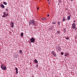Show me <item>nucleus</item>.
Instances as JSON below:
<instances>
[{
  "instance_id": "423d86ee",
  "label": "nucleus",
  "mask_w": 77,
  "mask_h": 77,
  "mask_svg": "<svg viewBox=\"0 0 77 77\" xmlns=\"http://www.w3.org/2000/svg\"><path fill=\"white\" fill-rule=\"evenodd\" d=\"M11 27H12V28H13V27H14V23L11 22Z\"/></svg>"
},
{
  "instance_id": "f03ea898",
  "label": "nucleus",
  "mask_w": 77,
  "mask_h": 77,
  "mask_svg": "<svg viewBox=\"0 0 77 77\" xmlns=\"http://www.w3.org/2000/svg\"><path fill=\"white\" fill-rule=\"evenodd\" d=\"M1 67L2 69L3 70H6V67H5V66L4 65H2L1 66Z\"/></svg>"
},
{
  "instance_id": "9b49d317",
  "label": "nucleus",
  "mask_w": 77,
  "mask_h": 77,
  "mask_svg": "<svg viewBox=\"0 0 77 77\" xmlns=\"http://www.w3.org/2000/svg\"><path fill=\"white\" fill-rule=\"evenodd\" d=\"M1 6L2 8H5V6L2 4L1 5Z\"/></svg>"
},
{
  "instance_id": "5701e85b",
  "label": "nucleus",
  "mask_w": 77,
  "mask_h": 77,
  "mask_svg": "<svg viewBox=\"0 0 77 77\" xmlns=\"http://www.w3.org/2000/svg\"><path fill=\"white\" fill-rule=\"evenodd\" d=\"M66 39H69V38H66Z\"/></svg>"
},
{
  "instance_id": "4be33fe9",
  "label": "nucleus",
  "mask_w": 77,
  "mask_h": 77,
  "mask_svg": "<svg viewBox=\"0 0 77 77\" xmlns=\"http://www.w3.org/2000/svg\"><path fill=\"white\" fill-rule=\"evenodd\" d=\"M61 54L62 55H63V52H61Z\"/></svg>"
},
{
  "instance_id": "0eeeda50",
  "label": "nucleus",
  "mask_w": 77,
  "mask_h": 77,
  "mask_svg": "<svg viewBox=\"0 0 77 77\" xmlns=\"http://www.w3.org/2000/svg\"><path fill=\"white\" fill-rule=\"evenodd\" d=\"M71 16H69L67 17V20H70V17Z\"/></svg>"
},
{
  "instance_id": "1a4fd4ad",
  "label": "nucleus",
  "mask_w": 77,
  "mask_h": 77,
  "mask_svg": "<svg viewBox=\"0 0 77 77\" xmlns=\"http://www.w3.org/2000/svg\"><path fill=\"white\" fill-rule=\"evenodd\" d=\"M15 70L16 71V73L17 74H18V69L17 68H15Z\"/></svg>"
},
{
  "instance_id": "2eb2a0df",
  "label": "nucleus",
  "mask_w": 77,
  "mask_h": 77,
  "mask_svg": "<svg viewBox=\"0 0 77 77\" xmlns=\"http://www.w3.org/2000/svg\"><path fill=\"white\" fill-rule=\"evenodd\" d=\"M42 21H45V18H42Z\"/></svg>"
},
{
  "instance_id": "39448f33",
  "label": "nucleus",
  "mask_w": 77,
  "mask_h": 77,
  "mask_svg": "<svg viewBox=\"0 0 77 77\" xmlns=\"http://www.w3.org/2000/svg\"><path fill=\"white\" fill-rule=\"evenodd\" d=\"M75 23H74L73 24H72V28L73 29H75Z\"/></svg>"
},
{
  "instance_id": "7ed1b4c3",
  "label": "nucleus",
  "mask_w": 77,
  "mask_h": 77,
  "mask_svg": "<svg viewBox=\"0 0 77 77\" xmlns=\"http://www.w3.org/2000/svg\"><path fill=\"white\" fill-rule=\"evenodd\" d=\"M35 38H32L30 39V42L33 43L34 42H35Z\"/></svg>"
},
{
  "instance_id": "412c9836",
  "label": "nucleus",
  "mask_w": 77,
  "mask_h": 77,
  "mask_svg": "<svg viewBox=\"0 0 77 77\" xmlns=\"http://www.w3.org/2000/svg\"><path fill=\"white\" fill-rule=\"evenodd\" d=\"M58 25H60V22L59 21H58Z\"/></svg>"
},
{
  "instance_id": "9d476101",
  "label": "nucleus",
  "mask_w": 77,
  "mask_h": 77,
  "mask_svg": "<svg viewBox=\"0 0 77 77\" xmlns=\"http://www.w3.org/2000/svg\"><path fill=\"white\" fill-rule=\"evenodd\" d=\"M57 49H58V50H61V48L59 47H57Z\"/></svg>"
},
{
  "instance_id": "a211bd4d",
  "label": "nucleus",
  "mask_w": 77,
  "mask_h": 77,
  "mask_svg": "<svg viewBox=\"0 0 77 77\" xmlns=\"http://www.w3.org/2000/svg\"><path fill=\"white\" fill-rule=\"evenodd\" d=\"M63 21H65V17H63Z\"/></svg>"
},
{
  "instance_id": "f257e3e1",
  "label": "nucleus",
  "mask_w": 77,
  "mask_h": 77,
  "mask_svg": "<svg viewBox=\"0 0 77 77\" xmlns=\"http://www.w3.org/2000/svg\"><path fill=\"white\" fill-rule=\"evenodd\" d=\"M32 23L33 24V26H36V23H35V22L34 21V20H31L29 22V24L30 25H31Z\"/></svg>"
},
{
  "instance_id": "ddd939ff",
  "label": "nucleus",
  "mask_w": 77,
  "mask_h": 77,
  "mask_svg": "<svg viewBox=\"0 0 77 77\" xmlns=\"http://www.w3.org/2000/svg\"><path fill=\"white\" fill-rule=\"evenodd\" d=\"M69 55V54L68 53H66L65 54V56H68Z\"/></svg>"
},
{
  "instance_id": "4468645a",
  "label": "nucleus",
  "mask_w": 77,
  "mask_h": 77,
  "mask_svg": "<svg viewBox=\"0 0 77 77\" xmlns=\"http://www.w3.org/2000/svg\"><path fill=\"white\" fill-rule=\"evenodd\" d=\"M3 3L4 4V5H7V3H6V2H4Z\"/></svg>"
},
{
  "instance_id": "473e14b6",
  "label": "nucleus",
  "mask_w": 77,
  "mask_h": 77,
  "mask_svg": "<svg viewBox=\"0 0 77 77\" xmlns=\"http://www.w3.org/2000/svg\"><path fill=\"white\" fill-rule=\"evenodd\" d=\"M48 0V1H49V0Z\"/></svg>"
},
{
  "instance_id": "b1692460",
  "label": "nucleus",
  "mask_w": 77,
  "mask_h": 77,
  "mask_svg": "<svg viewBox=\"0 0 77 77\" xmlns=\"http://www.w3.org/2000/svg\"><path fill=\"white\" fill-rule=\"evenodd\" d=\"M6 11H8V9H6Z\"/></svg>"
},
{
  "instance_id": "aec40b11",
  "label": "nucleus",
  "mask_w": 77,
  "mask_h": 77,
  "mask_svg": "<svg viewBox=\"0 0 77 77\" xmlns=\"http://www.w3.org/2000/svg\"><path fill=\"white\" fill-rule=\"evenodd\" d=\"M19 52L21 54V53H22V51H21V50H20L19 51Z\"/></svg>"
},
{
  "instance_id": "bb28decb",
  "label": "nucleus",
  "mask_w": 77,
  "mask_h": 77,
  "mask_svg": "<svg viewBox=\"0 0 77 77\" xmlns=\"http://www.w3.org/2000/svg\"><path fill=\"white\" fill-rule=\"evenodd\" d=\"M77 37L76 36V37H75V39H77Z\"/></svg>"
},
{
  "instance_id": "c85d7f7f",
  "label": "nucleus",
  "mask_w": 77,
  "mask_h": 77,
  "mask_svg": "<svg viewBox=\"0 0 77 77\" xmlns=\"http://www.w3.org/2000/svg\"><path fill=\"white\" fill-rule=\"evenodd\" d=\"M49 16H50V15H49V14H48L47 16V17H49Z\"/></svg>"
},
{
  "instance_id": "f3484780",
  "label": "nucleus",
  "mask_w": 77,
  "mask_h": 77,
  "mask_svg": "<svg viewBox=\"0 0 77 77\" xmlns=\"http://www.w3.org/2000/svg\"><path fill=\"white\" fill-rule=\"evenodd\" d=\"M23 33L22 32L20 34L21 36H22V37L23 36Z\"/></svg>"
},
{
  "instance_id": "393cba45",
  "label": "nucleus",
  "mask_w": 77,
  "mask_h": 77,
  "mask_svg": "<svg viewBox=\"0 0 77 77\" xmlns=\"http://www.w3.org/2000/svg\"><path fill=\"white\" fill-rule=\"evenodd\" d=\"M14 57L15 58H17V56H14Z\"/></svg>"
},
{
  "instance_id": "6e6552de",
  "label": "nucleus",
  "mask_w": 77,
  "mask_h": 77,
  "mask_svg": "<svg viewBox=\"0 0 77 77\" xmlns=\"http://www.w3.org/2000/svg\"><path fill=\"white\" fill-rule=\"evenodd\" d=\"M3 17H6V14L5 13H4V15L3 16Z\"/></svg>"
},
{
  "instance_id": "c756f323",
  "label": "nucleus",
  "mask_w": 77,
  "mask_h": 77,
  "mask_svg": "<svg viewBox=\"0 0 77 77\" xmlns=\"http://www.w3.org/2000/svg\"><path fill=\"white\" fill-rule=\"evenodd\" d=\"M8 14H7L6 15V17H7V16H8Z\"/></svg>"
},
{
  "instance_id": "dca6fc26",
  "label": "nucleus",
  "mask_w": 77,
  "mask_h": 77,
  "mask_svg": "<svg viewBox=\"0 0 77 77\" xmlns=\"http://www.w3.org/2000/svg\"><path fill=\"white\" fill-rule=\"evenodd\" d=\"M52 23L53 24H56V22H52Z\"/></svg>"
},
{
  "instance_id": "f8f14e48",
  "label": "nucleus",
  "mask_w": 77,
  "mask_h": 77,
  "mask_svg": "<svg viewBox=\"0 0 77 77\" xmlns=\"http://www.w3.org/2000/svg\"><path fill=\"white\" fill-rule=\"evenodd\" d=\"M35 62L36 63H38V61H37V60H36V59H35Z\"/></svg>"
},
{
  "instance_id": "6ab92c4d",
  "label": "nucleus",
  "mask_w": 77,
  "mask_h": 77,
  "mask_svg": "<svg viewBox=\"0 0 77 77\" xmlns=\"http://www.w3.org/2000/svg\"><path fill=\"white\" fill-rule=\"evenodd\" d=\"M60 31H57V34H60Z\"/></svg>"
},
{
  "instance_id": "a878e982",
  "label": "nucleus",
  "mask_w": 77,
  "mask_h": 77,
  "mask_svg": "<svg viewBox=\"0 0 77 77\" xmlns=\"http://www.w3.org/2000/svg\"><path fill=\"white\" fill-rule=\"evenodd\" d=\"M38 10H39V8L38 7V8H37V10L38 11Z\"/></svg>"
},
{
  "instance_id": "7c9ffc66",
  "label": "nucleus",
  "mask_w": 77,
  "mask_h": 77,
  "mask_svg": "<svg viewBox=\"0 0 77 77\" xmlns=\"http://www.w3.org/2000/svg\"><path fill=\"white\" fill-rule=\"evenodd\" d=\"M73 22H74V23H75V21H73Z\"/></svg>"
},
{
  "instance_id": "cd10ccee",
  "label": "nucleus",
  "mask_w": 77,
  "mask_h": 77,
  "mask_svg": "<svg viewBox=\"0 0 77 77\" xmlns=\"http://www.w3.org/2000/svg\"><path fill=\"white\" fill-rule=\"evenodd\" d=\"M36 67H37V68H38V65H36Z\"/></svg>"
},
{
  "instance_id": "2f4dec72",
  "label": "nucleus",
  "mask_w": 77,
  "mask_h": 77,
  "mask_svg": "<svg viewBox=\"0 0 77 77\" xmlns=\"http://www.w3.org/2000/svg\"><path fill=\"white\" fill-rule=\"evenodd\" d=\"M48 4H49V5H50V3H49Z\"/></svg>"
},
{
  "instance_id": "20e7f679",
  "label": "nucleus",
  "mask_w": 77,
  "mask_h": 77,
  "mask_svg": "<svg viewBox=\"0 0 77 77\" xmlns=\"http://www.w3.org/2000/svg\"><path fill=\"white\" fill-rule=\"evenodd\" d=\"M51 54H53L54 56V57H56V52L54 51H52L51 52Z\"/></svg>"
}]
</instances>
